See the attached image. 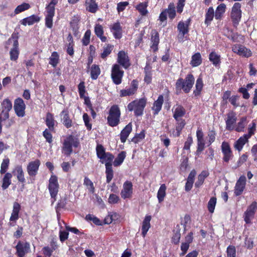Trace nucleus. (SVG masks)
Returning <instances> with one entry per match:
<instances>
[{
    "label": "nucleus",
    "instance_id": "obj_1",
    "mask_svg": "<svg viewBox=\"0 0 257 257\" xmlns=\"http://www.w3.org/2000/svg\"><path fill=\"white\" fill-rule=\"evenodd\" d=\"M194 83V78L192 74L187 75L185 80L182 78L177 80L176 87L177 89H182L185 93H188L192 88Z\"/></svg>",
    "mask_w": 257,
    "mask_h": 257
},
{
    "label": "nucleus",
    "instance_id": "obj_2",
    "mask_svg": "<svg viewBox=\"0 0 257 257\" xmlns=\"http://www.w3.org/2000/svg\"><path fill=\"white\" fill-rule=\"evenodd\" d=\"M120 111L117 105H112L109 111L107 116V122L111 126H115L119 122Z\"/></svg>",
    "mask_w": 257,
    "mask_h": 257
},
{
    "label": "nucleus",
    "instance_id": "obj_3",
    "mask_svg": "<svg viewBox=\"0 0 257 257\" xmlns=\"http://www.w3.org/2000/svg\"><path fill=\"white\" fill-rule=\"evenodd\" d=\"M146 104V100L145 99L135 100L127 105V109L130 111L134 110L135 115L139 116L143 114Z\"/></svg>",
    "mask_w": 257,
    "mask_h": 257
},
{
    "label": "nucleus",
    "instance_id": "obj_4",
    "mask_svg": "<svg viewBox=\"0 0 257 257\" xmlns=\"http://www.w3.org/2000/svg\"><path fill=\"white\" fill-rule=\"evenodd\" d=\"M190 19H188L185 22L180 21L179 22L177 26V29L179 32L177 38L179 42H183L185 35L188 33V27L190 25Z\"/></svg>",
    "mask_w": 257,
    "mask_h": 257
},
{
    "label": "nucleus",
    "instance_id": "obj_5",
    "mask_svg": "<svg viewBox=\"0 0 257 257\" xmlns=\"http://www.w3.org/2000/svg\"><path fill=\"white\" fill-rule=\"evenodd\" d=\"M241 4L235 3L231 9L230 17L234 26L238 24L241 17Z\"/></svg>",
    "mask_w": 257,
    "mask_h": 257
},
{
    "label": "nucleus",
    "instance_id": "obj_6",
    "mask_svg": "<svg viewBox=\"0 0 257 257\" xmlns=\"http://www.w3.org/2000/svg\"><path fill=\"white\" fill-rule=\"evenodd\" d=\"M123 75V71L120 69V66L116 64L113 65L111 69V77L114 83L116 85L120 84Z\"/></svg>",
    "mask_w": 257,
    "mask_h": 257
},
{
    "label": "nucleus",
    "instance_id": "obj_7",
    "mask_svg": "<svg viewBox=\"0 0 257 257\" xmlns=\"http://www.w3.org/2000/svg\"><path fill=\"white\" fill-rule=\"evenodd\" d=\"M48 189L51 198L53 199V202L56 200V196L59 190V184L57 177L55 175H52L49 179Z\"/></svg>",
    "mask_w": 257,
    "mask_h": 257
},
{
    "label": "nucleus",
    "instance_id": "obj_8",
    "mask_svg": "<svg viewBox=\"0 0 257 257\" xmlns=\"http://www.w3.org/2000/svg\"><path fill=\"white\" fill-rule=\"evenodd\" d=\"M79 142L72 136H69L64 141L63 144V151L66 155H70L72 152V147H77Z\"/></svg>",
    "mask_w": 257,
    "mask_h": 257
},
{
    "label": "nucleus",
    "instance_id": "obj_9",
    "mask_svg": "<svg viewBox=\"0 0 257 257\" xmlns=\"http://www.w3.org/2000/svg\"><path fill=\"white\" fill-rule=\"evenodd\" d=\"M257 209V203L253 202L248 206L243 214L244 220L246 223H250L254 217L255 211Z\"/></svg>",
    "mask_w": 257,
    "mask_h": 257
},
{
    "label": "nucleus",
    "instance_id": "obj_10",
    "mask_svg": "<svg viewBox=\"0 0 257 257\" xmlns=\"http://www.w3.org/2000/svg\"><path fill=\"white\" fill-rule=\"evenodd\" d=\"M18 39V34L13 33L11 37L6 42L5 48L9 50L19 49Z\"/></svg>",
    "mask_w": 257,
    "mask_h": 257
},
{
    "label": "nucleus",
    "instance_id": "obj_11",
    "mask_svg": "<svg viewBox=\"0 0 257 257\" xmlns=\"http://www.w3.org/2000/svg\"><path fill=\"white\" fill-rule=\"evenodd\" d=\"M133 192L132 183L129 181H125L123 184L122 189L120 193L121 197L124 199L130 198L132 196Z\"/></svg>",
    "mask_w": 257,
    "mask_h": 257
},
{
    "label": "nucleus",
    "instance_id": "obj_12",
    "mask_svg": "<svg viewBox=\"0 0 257 257\" xmlns=\"http://www.w3.org/2000/svg\"><path fill=\"white\" fill-rule=\"evenodd\" d=\"M25 104L22 98H18L15 101L14 109L17 115L19 117H23L25 114Z\"/></svg>",
    "mask_w": 257,
    "mask_h": 257
},
{
    "label": "nucleus",
    "instance_id": "obj_13",
    "mask_svg": "<svg viewBox=\"0 0 257 257\" xmlns=\"http://www.w3.org/2000/svg\"><path fill=\"white\" fill-rule=\"evenodd\" d=\"M237 120L236 113L231 111L227 114V118L225 120L226 128L228 131H232L234 129Z\"/></svg>",
    "mask_w": 257,
    "mask_h": 257
},
{
    "label": "nucleus",
    "instance_id": "obj_14",
    "mask_svg": "<svg viewBox=\"0 0 257 257\" xmlns=\"http://www.w3.org/2000/svg\"><path fill=\"white\" fill-rule=\"evenodd\" d=\"M232 50L234 53L244 57H250L252 54L249 49L240 45H234L232 48Z\"/></svg>",
    "mask_w": 257,
    "mask_h": 257
},
{
    "label": "nucleus",
    "instance_id": "obj_15",
    "mask_svg": "<svg viewBox=\"0 0 257 257\" xmlns=\"http://www.w3.org/2000/svg\"><path fill=\"white\" fill-rule=\"evenodd\" d=\"M17 253L19 257H24L30 249V245L28 242L19 241L16 247Z\"/></svg>",
    "mask_w": 257,
    "mask_h": 257
},
{
    "label": "nucleus",
    "instance_id": "obj_16",
    "mask_svg": "<svg viewBox=\"0 0 257 257\" xmlns=\"http://www.w3.org/2000/svg\"><path fill=\"white\" fill-rule=\"evenodd\" d=\"M2 105V117L4 119H8L9 117V112L12 108V103L9 99H5L3 100Z\"/></svg>",
    "mask_w": 257,
    "mask_h": 257
},
{
    "label": "nucleus",
    "instance_id": "obj_17",
    "mask_svg": "<svg viewBox=\"0 0 257 257\" xmlns=\"http://www.w3.org/2000/svg\"><path fill=\"white\" fill-rule=\"evenodd\" d=\"M246 184V178L244 176H241L237 181L235 188L234 194L236 196L240 195L243 191Z\"/></svg>",
    "mask_w": 257,
    "mask_h": 257
},
{
    "label": "nucleus",
    "instance_id": "obj_18",
    "mask_svg": "<svg viewBox=\"0 0 257 257\" xmlns=\"http://www.w3.org/2000/svg\"><path fill=\"white\" fill-rule=\"evenodd\" d=\"M138 88V83L134 80L131 83V86L129 88L120 90L119 95L120 97L131 96L134 94Z\"/></svg>",
    "mask_w": 257,
    "mask_h": 257
},
{
    "label": "nucleus",
    "instance_id": "obj_19",
    "mask_svg": "<svg viewBox=\"0 0 257 257\" xmlns=\"http://www.w3.org/2000/svg\"><path fill=\"white\" fill-rule=\"evenodd\" d=\"M221 150L223 154V161L225 162H228L232 158L233 156L230 147L227 142H223L222 143Z\"/></svg>",
    "mask_w": 257,
    "mask_h": 257
},
{
    "label": "nucleus",
    "instance_id": "obj_20",
    "mask_svg": "<svg viewBox=\"0 0 257 257\" xmlns=\"http://www.w3.org/2000/svg\"><path fill=\"white\" fill-rule=\"evenodd\" d=\"M196 137L197 139V154L202 152L205 148V140L204 139V135L201 130H198L196 132Z\"/></svg>",
    "mask_w": 257,
    "mask_h": 257
},
{
    "label": "nucleus",
    "instance_id": "obj_21",
    "mask_svg": "<svg viewBox=\"0 0 257 257\" xmlns=\"http://www.w3.org/2000/svg\"><path fill=\"white\" fill-rule=\"evenodd\" d=\"M117 62L124 68H127L130 66L128 57L123 51H121L118 53Z\"/></svg>",
    "mask_w": 257,
    "mask_h": 257
},
{
    "label": "nucleus",
    "instance_id": "obj_22",
    "mask_svg": "<svg viewBox=\"0 0 257 257\" xmlns=\"http://www.w3.org/2000/svg\"><path fill=\"white\" fill-rule=\"evenodd\" d=\"M40 164V162L38 160L31 162L27 167V171L29 175L31 176H35L37 172Z\"/></svg>",
    "mask_w": 257,
    "mask_h": 257
},
{
    "label": "nucleus",
    "instance_id": "obj_23",
    "mask_svg": "<svg viewBox=\"0 0 257 257\" xmlns=\"http://www.w3.org/2000/svg\"><path fill=\"white\" fill-rule=\"evenodd\" d=\"M151 218V216L146 215L142 222V234L143 237H145L151 227L150 221Z\"/></svg>",
    "mask_w": 257,
    "mask_h": 257
},
{
    "label": "nucleus",
    "instance_id": "obj_24",
    "mask_svg": "<svg viewBox=\"0 0 257 257\" xmlns=\"http://www.w3.org/2000/svg\"><path fill=\"white\" fill-rule=\"evenodd\" d=\"M132 130V125L131 123H128L125 127L121 131L120 134V139L121 142L124 143L130 134Z\"/></svg>",
    "mask_w": 257,
    "mask_h": 257
},
{
    "label": "nucleus",
    "instance_id": "obj_25",
    "mask_svg": "<svg viewBox=\"0 0 257 257\" xmlns=\"http://www.w3.org/2000/svg\"><path fill=\"white\" fill-rule=\"evenodd\" d=\"M39 21L40 18L38 16L33 15L30 17L23 19L21 21V23L24 26H30L33 25L36 22H38Z\"/></svg>",
    "mask_w": 257,
    "mask_h": 257
},
{
    "label": "nucleus",
    "instance_id": "obj_26",
    "mask_svg": "<svg viewBox=\"0 0 257 257\" xmlns=\"http://www.w3.org/2000/svg\"><path fill=\"white\" fill-rule=\"evenodd\" d=\"M20 209L21 206L20 204L15 202L13 204V211L10 218L11 221H16L18 219Z\"/></svg>",
    "mask_w": 257,
    "mask_h": 257
},
{
    "label": "nucleus",
    "instance_id": "obj_27",
    "mask_svg": "<svg viewBox=\"0 0 257 257\" xmlns=\"http://www.w3.org/2000/svg\"><path fill=\"white\" fill-rule=\"evenodd\" d=\"M58 0H51L46 7V16H54L55 6L58 4Z\"/></svg>",
    "mask_w": 257,
    "mask_h": 257
},
{
    "label": "nucleus",
    "instance_id": "obj_28",
    "mask_svg": "<svg viewBox=\"0 0 257 257\" xmlns=\"http://www.w3.org/2000/svg\"><path fill=\"white\" fill-rule=\"evenodd\" d=\"M172 110L174 113V117L177 120L178 118L183 116L185 113L184 108L182 106L177 104L174 106Z\"/></svg>",
    "mask_w": 257,
    "mask_h": 257
},
{
    "label": "nucleus",
    "instance_id": "obj_29",
    "mask_svg": "<svg viewBox=\"0 0 257 257\" xmlns=\"http://www.w3.org/2000/svg\"><path fill=\"white\" fill-rule=\"evenodd\" d=\"M248 139H249L244 135L240 137L235 142L234 144V148L240 152L242 149L243 146L248 142Z\"/></svg>",
    "mask_w": 257,
    "mask_h": 257
},
{
    "label": "nucleus",
    "instance_id": "obj_30",
    "mask_svg": "<svg viewBox=\"0 0 257 257\" xmlns=\"http://www.w3.org/2000/svg\"><path fill=\"white\" fill-rule=\"evenodd\" d=\"M164 101L163 95H160L157 100L154 103L152 109L154 111V114H157L161 110L162 106Z\"/></svg>",
    "mask_w": 257,
    "mask_h": 257
},
{
    "label": "nucleus",
    "instance_id": "obj_31",
    "mask_svg": "<svg viewBox=\"0 0 257 257\" xmlns=\"http://www.w3.org/2000/svg\"><path fill=\"white\" fill-rule=\"evenodd\" d=\"M61 117L63 124L66 127L69 128L71 126L72 121L69 118L68 112L67 110H64L61 112Z\"/></svg>",
    "mask_w": 257,
    "mask_h": 257
},
{
    "label": "nucleus",
    "instance_id": "obj_32",
    "mask_svg": "<svg viewBox=\"0 0 257 257\" xmlns=\"http://www.w3.org/2000/svg\"><path fill=\"white\" fill-rule=\"evenodd\" d=\"M114 157L109 153H106L102 157H100V161L102 163H105V167L106 166H112V162Z\"/></svg>",
    "mask_w": 257,
    "mask_h": 257
},
{
    "label": "nucleus",
    "instance_id": "obj_33",
    "mask_svg": "<svg viewBox=\"0 0 257 257\" xmlns=\"http://www.w3.org/2000/svg\"><path fill=\"white\" fill-rule=\"evenodd\" d=\"M111 31L116 39H119L121 37V28L119 23L114 24L111 28Z\"/></svg>",
    "mask_w": 257,
    "mask_h": 257
},
{
    "label": "nucleus",
    "instance_id": "obj_34",
    "mask_svg": "<svg viewBox=\"0 0 257 257\" xmlns=\"http://www.w3.org/2000/svg\"><path fill=\"white\" fill-rule=\"evenodd\" d=\"M225 10L226 5L224 4H221L218 6L214 13L215 19L220 20L225 12Z\"/></svg>",
    "mask_w": 257,
    "mask_h": 257
},
{
    "label": "nucleus",
    "instance_id": "obj_35",
    "mask_svg": "<svg viewBox=\"0 0 257 257\" xmlns=\"http://www.w3.org/2000/svg\"><path fill=\"white\" fill-rule=\"evenodd\" d=\"M202 63V58L200 53H196L191 58V65L194 67L200 65Z\"/></svg>",
    "mask_w": 257,
    "mask_h": 257
},
{
    "label": "nucleus",
    "instance_id": "obj_36",
    "mask_svg": "<svg viewBox=\"0 0 257 257\" xmlns=\"http://www.w3.org/2000/svg\"><path fill=\"white\" fill-rule=\"evenodd\" d=\"M13 173H14L15 175L17 176V178L20 182L22 183L25 182L24 172L22 169V167L21 166H17L15 168Z\"/></svg>",
    "mask_w": 257,
    "mask_h": 257
},
{
    "label": "nucleus",
    "instance_id": "obj_37",
    "mask_svg": "<svg viewBox=\"0 0 257 257\" xmlns=\"http://www.w3.org/2000/svg\"><path fill=\"white\" fill-rule=\"evenodd\" d=\"M247 121L246 117H241L239 122L235 125V127L234 130H235L237 132H243L245 126L247 124Z\"/></svg>",
    "mask_w": 257,
    "mask_h": 257
},
{
    "label": "nucleus",
    "instance_id": "obj_38",
    "mask_svg": "<svg viewBox=\"0 0 257 257\" xmlns=\"http://www.w3.org/2000/svg\"><path fill=\"white\" fill-rule=\"evenodd\" d=\"M166 189L167 187L164 184H162L160 187L157 193V198L159 203H161L164 201L166 195Z\"/></svg>",
    "mask_w": 257,
    "mask_h": 257
},
{
    "label": "nucleus",
    "instance_id": "obj_39",
    "mask_svg": "<svg viewBox=\"0 0 257 257\" xmlns=\"http://www.w3.org/2000/svg\"><path fill=\"white\" fill-rule=\"evenodd\" d=\"M94 32L96 35L100 38L102 42H105L106 40V37L103 36V29L101 25L99 24H96L94 28Z\"/></svg>",
    "mask_w": 257,
    "mask_h": 257
},
{
    "label": "nucleus",
    "instance_id": "obj_40",
    "mask_svg": "<svg viewBox=\"0 0 257 257\" xmlns=\"http://www.w3.org/2000/svg\"><path fill=\"white\" fill-rule=\"evenodd\" d=\"M86 8L89 12L94 13L96 12L98 6L94 0H86Z\"/></svg>",
    "mask_w": 257,
    "mask_h": 257
},
{
    "label": "nucleus",
    "instance_id": "obj_41",
    "mask_svg": "<svg viewBox=\"0 0 257 257\" xmlns=\"http://www.w3.org/2000/svg\"><path fill=\"white\" fill-rule=\"evenodd\" d=\"M12 175L10 173H7L5 175L2 181V187L4 190L6 189L11 184Z\"/></svg>",
    "mask_w": 257,
    "mask_h": 257
},
{
    "label": "nucleus",
    "instance_id": "obj_42",
    "mask_svg": "<svg viewBox=\"0 0 257 257\" xmlns=\"http://www.w3.org/2000/svg\"><path fill=\"white\" fill-rule=\"evenodd\" d=\"M59 62V55L57 52H53L49 58V64L56 67Z\"/></svg>",
    "mask_w": 257,
    "mask_h": 257
},
{
    "label": "nucleus",
    "instance_id": "obj_43",
    "mask_svg": "<svg viewBox=\"0 0 257 257\" xmlns=\"http://www.w3.org/2000/svg\"><path fill=\"white\" fill-rule=\"evenodd\" d=\"M57 248V245L55 243H52L51 246H45L42 248L43 254L46 256L50 257L52 252Z\"/></svg>",
    "mask_w": 257,
    "mask_h": 257
},
{
    "label": "nucleus",
    "instance_id": "obj_44",
    "mask_svg": "<svg viewBox=\"0 0 257 257\" xmlns=\"http://www.w3.org/2000/svg\"><path fill=\"white\" fill-rule=\"evenodd\" d=\"M169 19L172 20L176 16L175 6L174 3H170L168 9L165 10Z\"/></svg>",
    "mask_w": 257,
    "mask_h": 257
},
{
    "label": "nucleus",
    "instance_id": "obj_45",
    "mask_svg": "<svg viewBox=\"0 0 257 257\" xmlns=\"http://www.w3.org/2000/svg\"><path fill=\"white\" fill-rule=\"evenodd\" d=\"M214 17H215L214 9L212 7H210L205 15V23L207 25H209Z\"/></svg>",
    "mask_w": 257,
    "mask_h": 257
},
{
    "label": "nucleus",
    "instance_id": "obj_46",
    "mask_svg": "<svg viewBox=\"0 0 257 257\" xmlns=\"http://www.w3.org/2000/svg\"><path fill=\"white\" fill-rule=\"evenodd\" d=\"M209 175L207 171H203L198 176V180L195 183V186L199 187L204 182L205 179Z\"/></svg>",
    "mask_w": 257,
    "mask_h": 257
},
{
    "label": "nucleus",
    "instance_id": "obj_47",
    "mask_svg": "<svg viewBox=\"0 0 257 257\" xmlns=\"http://www.w3.org/2000/svg\"><path fill=\"white\" fill-rule=\"evenodd\" d=\"M30 8V5L28 3H23L18 6L14 11V15H18L23 12Z\"/></svg>",
    "mask_w": 257,
    "mask_h": 257
},
{
    "label": "nucleus",
    "instance_id": "obj_48",
    "mask_svg": "<svg viewBox=\"0 0 257 257\" xmlns=\"http://www.w3.org/2000/svg\"><path fill=\"white\" fill-rule=\"evenodd\" d=\"M46 123L50 130L54 129L55 120L53 115L51 113H47L46 117Z\"/></svg>",
    "mask_w": 257,
    "mask_h": 257
},
{
    "label": "nucleus",
    "instance_id": "obj_49",
    "mask_svg": "<svg viewBox=\"0 0 257 257\" xmlns=\"http://www.w3.org/2000/svg\"><path fill=\"white\" fill-rule=\"evenodd\" d=\"M178 123L176 126V130L173 132V135L175 137H179L180 135V133L185 125V121L184 120H179L178 119Z\"/></svg>",
    "mask_w": 257,
    "mask_h": 257
},
{
    "label": "nucleus",
    "instance_id": "obj_50",
    "mask_svg": "<svg viewBox=\"0 0 257 257\" xmlns=\"http://www.w3.org/2000/svg\"><path fill=\"white\" fill-rule=\"evenodd\" d=\"M203 86V83L202 78L199 76L196 80L195 87L196 89L194 91V93L195 95H198L200 94Z\"/></svg>",
    "mask_w": 257,
    "mask_h": 257
},
{
    "label": "nucleus",
    "instance_id": "obj_51",
    "mask_svg": "<svg viewBox=\"0 0 257 257\" xmlns=\"http://www.w3.org/2000/svg\"><path fill=\"white\" fill-rule=\"evenodd\" d=\"M100 73V70L98 65H93L91 68V77L92 79L95 80L97 78Z\"/></svg>",
    "mask_w": 257,
    "mask_h": 257
},
{
    "label": "nucleus",
    "instance_id": "obj_52",
    "mask_svg": "<svg viewBox=\"0 0 257 257\" xmlns=\"http://www.w3.org/2000/svg\"><path fill=\"white\" fill-rule=\"evenodd\" d=\"M148 6L146 2L141 3L136 7V9L142 16H145L148 13L147 7Z\"/></svg>",
    "mask_w": 257,
    "mask_h": 257
},
{
    "label": "nucleus",
    "instance_id": "obj_53",
    "mask_svg": "<svg viewBox=\"0 0 257 257\" xmlns=\"http://www.w3.org/2000/svg\"><path fill=\"white\" fill-rule=\"evenodd\" d=\"M125 156V153L124 152H121L118 154L113 162V165L114 166H118L121 165L123 162Z\"/></svg>",
    "mask_w": 257,
    "mask_h": 257
},
{
    "label": "nucleus",
    "instance_id": "obj_54",
    "mask_svg": "<svg viewBox=\"0 0 257 257\" xmlns=\"http://www.w3.org/2000/svg\"><path fill=\"white\" fill-rule=\"evenodd\" d=\"M209 59L215 66H217L220 62V56L214 52H212L209 54Z\"/></svg>",
    "mask_w": 257,
    "mask_h": 257
},
{
    "label": "nucleus",
    "instance_id": "obj_55",
    "mask_svg": "<svg viewBox=\"0 0 257 257\" xmlns=\"http://www.w3.org/2000/svg\"><path fill=\"white\" fill-rule=\"evenodd\" d=\"M151 40L152 42H153L152 48L154 49V50H157V47L159 42V38L158 34L156 32H154V33H152Z\"/></svg>",
    "mask_w": 257,
    "mask_h": 257
},
{
    "label": "nucleus",
    "instance_id": "obj_56",
    "mask_svg": "<svg viewBox=\"0 0 257 257\" xmlns=\"http://www.w3.org/2000/svg\"><path fill=\"white\" fill-rule=\"evenodd\" d=\"M10 58L11 61H17L20 54L19 49L11 50L9 52Z\"/></svg>",
    "mask_w": 257,
    "mask_h": 257
},
{
    "label": "nucleus",
    "instance_id": "obj_57",
    "mask_svg": "<svg viewBox=\"0 0 257 257\" xmlns=\"http://www.w3.org/2000/svg\"><path fill=\"white\" fill-rule=\"evenodd\" d=\"M105 173L106 175V182L109 183L113 177V172L111 166H106Z\"/></svg>",
    "mask_w": 257,
    "mask_h": 257
},
{
    "label": "nucleus",
    "instance_id": "obj_58",
    "mask_svg": "<svg viewBox=\"0 0 257 257\" xmlns=\"http://www.w3.org/2000/svg\"><path fill=\"white\" fill-rule=\"evenodd\" d=\"M216 204V198L212 197L208 203V209L210 213L214 212L215 207Z\"/></svg>",
    "mask_w": 257,
    "mask_h": 257
},
{
    "label": "nucleus",
    "instance_id": "obj_59",
    "mask_svg": "<svg viewBox=\"0 0 257 257\" xmlns=\"http://www.w3.org/2000/svg\"><path fill=\"white\" fill-rule=\"evenodd\" d=\"M91 36V31L89 30H87L82 39L83 44L85 46H87L90 42V39Z\"/></svg>",
    "mask_w": 257,
    "mask_h": 257
},
{
    "label": "nucleus",
    "instance_id": "obj_60",
    "mask_svg": "<svg viewBox=\"0 0 257 257\" xmlns=\"http://www.w3.org/2000/svg\"><path fill=\"white\" fill-rule=\"evenodd\" d=\"M84 184L87 186V189L90 192H94V187L93 184L89 179L88 178H85L84 180Z\"/></svg>",
    "mask_w": 257,
    "mask_h": 257
},
{
    "label": "nucleus",
    "instance_id": "obj_61",
    "mask_svg": "<svg viewBox=\"0 0 257 257\" xmlns=\"http://www.w3.org/2000/svg\"><path fill=\"white\" fill-rule=\"evenodd\" d=\"M227 257H235L236 256V249L233 245H229L227 248L226 250Z\"/></svg>",
    "mask_w": 257,
    "mask_h": 257
},
{
    "label": "nucleus",
    "instance_id": "obj_62",
    "mask_svg": "<svg viewBox=\"0 0 257 257\" xmlns=\"http://www.w3.org/2000/svg\"><path fill=\"white\" fill-rule=\"evenodd\" d=\"M10 160L8 158H6L3 160V161L1 165V173L4 174L7 171L9 164Z\"/></svg>",
    "mask_w": 257,
    "mask_h": 257
},
{
    "label": "nucleus",
    "instance_id": "obj_63",
    "mask_svg": "<svg viewBox=\"0 0 257 257\" xmlns=\"http://www.w3.org/2000/svg\"><path fill=\"white\" fill-rule=\"evenodd\" d=\"M145 137L144 131H142L139 134H137L132 139V142L137 144L144 139Z\"/></svg>",
    "mask_w": 257,
    "mask_h": 257
},
{
    "label": "nucleus",
    "instance_id": "obj_64",
    "mask_svg": "<svg viewBox=\"0 0 257 257\" xmlns=\"http://www.w3.org/2000/svg\"><path fill=\"white\" fill-rule=\"evenodd\" d=\"M112 49V47L111 46H107L106 47L103 48V52L101 54V57L102 58H105L109 54H110Z\"/></svg>",
    "mask_w": 257,
    "mask_h": 257
}]
</instances>
